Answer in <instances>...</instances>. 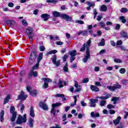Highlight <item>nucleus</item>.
Here are the masks:
<instances>
[{"mask_svg":"<svg viewBox=\"0 0 128 128\" xmlns=\"http://www.w3.org/2000/svg\"><path fill=\"white\" fill-rule=\"evenodd\" d=\"M44 55L43 52H40L37 58L36 64L32 68L30 72L28 74L29 76H34V78H36L38 76V72L34 71L35 70H38L40 66V62L42 60V56Z\"/></svg>","mask_w":128,"mask_h":128,"instance_id":"1","label":"nucleus"},{"mask_svg":"<svg viewBox=\"0 0 128 128\" xmlns=\"http://www.w3.org/2000/svg\"><path fill=\"white\" fill-rule=\"evenodd\" d=\"M52 16L54 18H61L66 20L68 22H72V17L64 14H60V12L56 11L52 12Z\"/></svg>","mask_w":128,"mask_h":128,"instance_id":"2","label":"nucleus"},{"mask_svg":"<svg viewBox=\"0 0 128 128\" xmlns=\"http://www.w3.org/2000/svg\"><path fill=\"white\" fill-rule=\"evenodd\" d=\"M14 110H16V108L14 106H12L10 108V112L12 114V116L10 118L11 122H14L16 118L17 113Z\"/></svg>","mask_w":128,"mask_h":128,"instance_id":"3","label":"nucleus"},{"mask_svg":"<svg viewBox=\"0 0 128 128\" xmlns=\"http://www.w3.org/2000/svg\"><path fill=\"white\" fill-rule=\"evenodd\" d=\"M36 52L34 51H32L31 52L30 55V57L29 58L28 64L30 65L33 64H34V62H36Z\"/></svg>","mask_w":128,"mask_h":128,"instance_id":"4","label":"nucleus"},{"mask_svg":"<svg viewBox=\"0 0 128 128\" xmlns=\"http://www.w3.org/2000/svg\"><path fill=\"white\" fill-rule=\"evenodd\" d=\"M26 122V114H24L22 116V115H19L17 120L16 121V124H22Z\"/></svg>","mask_w":128,"mask_h":128,"instance_id":"5","label":"nucleus"},{"mask_svg":"<svg viewBox=\"0 0 128 128\" xmlns=\"http://www.w3.org/2000/svg\"><path fill=\"white\" fill-rule=\"evenodd\" d=\"M122 88V85L118 84H114L113 85V86H108L107 88L109 90H112V92H114L118 88Z\"/></svg>","mask_w":128,"mask_h":128,"instance_id":"6","label":"nucleus"},{"mask_svg":"<svg viewBox=\"0 0 128 128\" xmlns=\"http://www.w3.org/2000/svg\"><path fill=\"white\" fill-rule=\"evenodd\" d=\"M34 30V29L32 28L28 27L26 30V34L28 36V38L30 40H32V31Z\"/></svg>","mask_w":128,"mask_h":128,"instance_id":"7","label":"nucleus"},{"mask_svg":"<svg viewBox=\"0 0 128 128\" xmlns=\"http://www.w3.org/2000/svg\"><path fill=\"white\" fill-rule=\"evenodd\" d=\"M26 90L32 96H36V94H38V92H36V90H33L32 91V87L30 86H28L26 87Z\"/></svg>","mask_w":128,"mask_h":128,"instance_id":"8","label":"nucleus"},{"mask_svg":"<svg viewBox=\"0 0 128 128\" xmlns=\"http://www.w3.org/2000/svg\"><path fill=\"white\" fill-rule=\"evenodd\" d=\"M60 104H62L60 103H55L52 104V108L51 109V114H52L56 116V110L55 108L58 106H60Z\"/></svg>","mask_w":128,"mask_h":128,"instance_id":"9","label":"nucleus"},{"mask_svg":"<svg viewBox=\"0 0 128 128\" xmlns=\"http://www.w3.org/2000/svg\"><path fill=\"white\" fill-rule=\"evenodd\" d=\"M70 54L71 56L70 58V62H72L74 60H76L75 56H76V50H74L70 52Z\"/></svg>","mask_w":128,"mask_h":128,"instance_id":"10","label":"nucleus"},{"mask_svg":"<svg viewBox=\"0 0 128 128\" xmlns=\"http://www.w3.org/2000/svg\"><path fill=\"white\" fill-rule=\"evenodd\" d=\"M90 58V50H88V48H86V55L84 56V58L82 60L84 62H86L88 58Z\"/></svg>","mask_w":128,"mask_h":128,"instance_id":"11","label":"nucleus"},{"mask_svg":"<svg viewBox=\"0 0 128 128\" xmlns=\"http://www.w3.org/2000/svg\"><path fill=\"white\" fill-rule=\"evenodd\" d=\"M52 62L56 66H60V60L56 61V56L54 55L52 58Z\"/></svg>","mask_w":128,"mask_h":128,"instance_id":"12","label":"nucleus"},{"mask_svg":"<svg viewBox=\"0 0 128 128\" xmlns=\"http://www.w3.org/2000/svg\"><path fill=\"white\" fill-rule=\"evenodd\" d=\"M90 108H96V102H98V99H90Z\"/></svg>","mask_w":128,"mask_h":128,"instance_id":"13","label":"nucleus"},{"mask_svg":"<svg viewBox=\"0 0 128 128\" xmlns=\"http://www.w3.org/2000/svg\"><path fill=\"white\" fill-rule=\"evenodd\" d=\"M28 98V95L25 94L24 92H21L20 94L18 96V100H24Z\"/></svg>","mask_w":128,"mask_h":128,"instance_id":"14","label":"nucleus"},{"mask_svg":"<svg viewBox=\"0 0 128 128\" xmlns=\"http://www.w3.org/2000/svg\"><path fill=\"white\" fill-rule=\"evenodd\" d=\"M39 106L42 110H48V105L44 103V102H40L39 104Z\"/></svg>","mask_w":128,"mask_h":128,"instance_id":"15","label":"nucleus"},{"mask_svg":"<svg viewBox=\"0 0 128 128\" xmlns=\"http://www.w3.org/2000/svg\"><path fill=\"white\" fill-rule=\"evenodd\" d=\"M74 86L76 88V90H74L75 92H80V90H82V86L78 85V82H75Z\"/></svg>","mask_w":128,"mask_h":128,"instance_id":"16","label":"nucleus"},{"mask_svg":"<svg viewBox=\"0 0 128 128\" xmlns=\"http://www.w3.org/2000/svg\"><path fill=\"white\" fill-rule=\"evenodd\" d=\"M58 88H64V86H67L66 82V81H62L60 80H59V82L58 83Z\"/></svg>","mask_w":128,"mask_h":128,"instance_id":"17","label":"nucleus"},{"mask_svg":"<svg viewBox=\"0 0 128 128\" xmlns=\"http://www.w3.org/2000/svg\"><path fill=\"white\" fill-rule=\"evenodd\" d=\"M50 15L48 14H44L41 15V18H43L44 22L48 21V20L50 18Z\"/></svg>","mask_w":128,"mask_h":128,"instance_id":"18","label":"nucleus"},{"mask_svg":"<svg viewBox=\"0 0 128 128\" xmlns=\"http://www.w3.org/2000/svg\"><path fill=\"white\" fill-rule=\"evenodd\" d=\"M6 24L9 26H14V24H16V22L13 20H8L6 21Z\"/></svg>","mask_w":128,"mask_h":128,"instance_id":"19","label":"nucleus"},{"mask_svg":"<svg viewBox=\"0 0 128 128\" xmlns=\"http://www.w3.org/2000/svg\"><path fill=\"white\" fill-rule=\"evenodd\" d=\"M54 96L56 98H62V100L64 101L66 100V98H65L64 94H56V95H54Z\"/></svg>","mask_w":128,"mask_h":128,"instance_id":"20","label":"nucleus"},{"mask_svg":"<svg viewBox=\"0 0 128 128\" xmlns=\"http://www.w3.org/2000/svg\"><path fill=\"white\" fill-rule=\"evenodd\" d=\"M90 88L93 92H100V88H98L96 86L91 85L90 86Z\"/></svg>","mask_w":128,"mask_h":128,"instance_id":"21","label":"nucleus"},{"mask_svg":"<svg viewBox=\"0 0 128 128\" xmlns=\"http://www.w3.org/2000/svg\"><path fill=\"white\" fill-rule=\"evenodd\" d=\"M30 116L32 118H34L36 114H34V107L31 106L30 108Z\"/></svg>","mask_w":128,"mask_h":128,"instance_id":"22","label":"nucleus"},{"mask_svg":"<svg viewBox=\"0 0 128 128\" xmlns=\"http://www.w3.org/2000/svg\"><path fill=\"white\" fill-rule=\"evenodd\" d=\"M120 36L122 38H128V32L124 31H122L120 32Z\"/></svg>","mask_w":128,"mask_h":128,"instance_id":"23","label":"nucleus"},{"mask_svg":"<svg viewBox=\"0 0 128 128\" xmlns=\"http://www.w3.org/2000/svg\"><path fill=\"white\" fill-rule=\"evenodd\" d=\"M34 119L32 118H30L28 120V126H30V128H34Z\"/></svg>","mask_w":128,"mask_h":128,"instance_id":"24","label":"nucleus"},{"mask_svg":"<svg viewBox=\"0 0 128 128\" xmlns=\"http://www.w3.org/2000/svg\"><path fill=\"white\" fill-rule=\"evenodd\" d=\"M120 120H122V118L119 116L116 120L113 121V122L115 126H116V124H120Z\"/></svg>","mask_w":128,"mask_h":128,"instance_id":"25","label":"nucleus"},{"mask_svg":"<svg viewBox=\"0 0 128 128\" xmlns=\"http://www.w3.org/2000/svg\"><path fill=\"white\" fill-rule=\"evenodd\" d=\"M4 110H2L0 114V120L2 122H4Z\"/></svg>","mask_w":128,"mask_h":128,"instance_id":"26","label":"nucleus"},{"mask_svg":"<svg viewBox=\"0 0 128 128\" xmlns=\"http://www.w3.org/2000/svg\"><path fill=\"white\" fill-rule=\"evenodd\" d=\"M106 40L102 38L101 40V42L98 43V46H104L106 45V43H105Z\"/></svg>","mask_w":128,"mask_h":128,"instance_id":"27","label":"nucleus"},{"mask_svg":"<svg viewBox=\"0 0 128 128\" xmlns=\"http://www.w3.org/2000/svg\"><path fill=\"white\" fill-rule=\"evenodd\" d=\"M56 52H58V50H50L46 54V56H48L50 54H56Z\"/></svg>","mask_w":128,"mask_h":128,"instance_id":"28","label":"nucleus"},{"mask_svg":"<svg viewBox=\"0 0 128 128\" xmlns=\"http://www.w3.org/2000/svg\"><path fill=\"white\" fill-rule=\"evenodd\" d=\"M90 116L92 118H98V116H100V114H96L94 112H92L90 113Z\"/></svg>","mask_w":128,"mask_h":128,"instance_id":"29","label":"nucleus"},{"mask_svg":"<svg viewBox=\"0 0 128 128\" xmlns=\"http://www.w3.org/2000/svg\"><path fill=\"white\" fill-rule=\"evenodd\" d=\"M10 95H8L6 97L4 98V104H6L10 100Z\"/></svg>","mask_w":128,"mask_h":128,"instance_id":"30","label":"nucleus"},{"mask_svg":"<svg viewBox=\"0 0 128 128\" xmlns=\"http://www.w3.org/2000/svg\"><path fill=\"white\" fill-rule=\"evenodd\" d=\"M42 80H44V82H52V79L46 78H42Z\"/></svg>","mask_w":128,"mask_h":128,"instance_id":"31","label":"nucleus"},{"mask_svg":"<svg viewBox=\"0 0 128 128\" xmlns=\"http://www.w3.org/2000/svg\"><path fill=\"white\" fill-rule=\"evenodd\" d=\"M118 100H120V98L118 97H114L112 99V101L114 102V104H116V103L118 102Z\"/></svg>","mask_w":128,"mask_h":128,"instance_id":"32","label":"nucleus"},{"mask_svg":"<svg viewBox=\"0 0 128 128\" xmlns=\"http://www.w3.org/2000/svg\"><path fill=\"white\" fill-rule=\"evenodd\" d=\"M86 4L88 6H90V8H94V6H96V4H94V3L93 2H90L88 1H87Z\"/></svg>","mask_w":128,"mask_h":128,"instance_id":"33","label":"nucleus"},{"mask_svg":"<svg viewBox=\"0 0 128 128\" xmlns=\"http://www.w3.org/2000/svg\"><path fill=\"white\" fill-rule=\"evenodd\" d=\"M106 104V101L104 100H102L100 102V106H104Z\"/></svg>","mask_w":128,"mask_h":128,"instance_id":"34","label":"nucleus"},{"mask_svg":"<svg viewBox=\"0 0 128 128\" xmlns=\"http://www.w3.org/2000/svg\"><path fill=\"white\" fill-rule=\"evenodd\" d=\"M106 10L107 8L106 5H102L100 6V10H101V12H106Z\"/></svg>","mask_w":128,"mask_h":128,"instance_id":"35","label":"nucleus"},{"mask_svg":"<svg viewBox=\"0 0 128 128\" xmlns=\"http://www.w3.org/2000/svg\"><path fill=\"white\" fill-rule=\"evenodd\" d=\"M74 104H71L70 106H76V102L78 101L76 96H74Z\"/></svg>","mask_w":128,"mask_h":128,"instance_id":"36","label":"nucleus"},{"mask_svg":"<svg viewBox=\"0 0 128 128\" xmlns=\"http://www.w3.org/2000/svg\"><path fill=\"white\" fill-rule=\"evenodd\" d=\"M18 106H20V112L22 114L24 112V106L22 104H19Z\"/></svg>","mask_w":128,"mask_h":128,"instance_id":"37","label":"nucleus"},{"mask_svg":"<svg viewBox=\"0 0 128 128\" xmlns=\"http://www.w3.org/2000/svg\"><path fill=\"white\" fill-rule=\"evenodd\" d=\"M46 2L48 4H56L58 0H46Z\"/></svg>","mask_w":128,"mask_h":128,"instance_id":"38","label":"nucleus"},{"mask_svg":"<svg viewBox=\"0 0 128 128\" xmlns=\"http://www.w3.org/2000/svg\"><path fill=\"white\" fill-rule=\"evenodd\" d=\"M86 44L84 43L80 48V52H84L86 50Z\"/></svg>","mask_w":128,"mask_h":128,"instance_id":"39","label":"nucleus"},{"mask_svg":"<svg viewBox=\"0 0 128 128\" xmlns=\"http://www.w3.org/2000/svg\"><path fill=\"white\" fill-rule=\"evenodd\" d=\"M110 96H108V94H107L106 96H100V100H108Z\"/></svg>","mask_w":128,"mask_h":128,"instance_id":"40","label":"nucleus"},{"mask_svg":"<svg viewBox=\"0 0 128 128\" xmlns=\"http://www.w3.org/2000/svg\"><path fill=\"white\" fill-rule=\"evenodd\" d=\"M99 26L100 28H106V23H104V22H100L99 23Z\"/></svg>","mask_w":128,"mask_h":128,"instance_id":"41","label":"nucleus"},{"mask_svg":"<svg viewBox=\"0 0 128 128\" xmlns=\"http://www.w3.org/2000/svg\"><path fill=\"white\" fill-rule=\"evenodd\" d=\"M126 72V68H121L120 70H119V72H120V74H125Z\"/></svg>","mask_w":128,"mask_h":128,"instance_id":"42","label":"nucleus"},{"mask_svg":"<svg viewBox=\"0 0 128 128\" xmlns=\"http://www.w3.org/2000/svg\"><path fill=\"white\" fill-rule=\"evenodd\" d=\"M120 20H121L122 22V24H126V18H124V16H120Z\"/></svg>","mask_w":128,"mask_h":128,"instance_id":"43","label":"nucleus"},{"mask_svg":"<svg viewBox=\"0 0 128 128\" xmlns=\"http://www.w3.org/2000/svg\"><path fill=\"white\" fill-rule=\"evenodd\" d=\"M128 8H123L121 9L120 10V12H123V14H124L126 12H128Z\"/></svg>","mask_w":128,"mask_h":128,"instance_id":"44","label":"nucleus"},{"mask_svg":"<svg viewBox=\"0 0 128 128\" xmlns=\"http://www.w3.org/2000/svg\"><path fill=\"white\" fill-rule=\"evenodd\" d=\"M106 108H109V110H112V108H114V106L109 104L107 106Z\"/></svg>","mask_w":128,"mask_h":128,"instance_id":"45","label":"nucleus"},{"mask_svg":"<svg viewBox=\"0 0 128 128\" xmlns=\"http://www.w3.org/2000/svg\"><path fill=\"white\" fill-rule=\"evenodd\" d=\"M67 64H66V66H64L63 70L64 72H68V68Z\"/></svg>","mask_w":128,"mask_h":128,"instance_id":"46","label":"nucleus"},{"mask_svg":"<svg viewBox=\"0 0 128 128\" xmlns=\"http://www.w3.org/2000/svg\"><path fill=\"white\" fill-rule=\"evenodd\" d=\"M39 49L40 52H44L46 50V48L44 46H40Z\"/></svg>","mask_w":128,"mask_h":128,"instance_id":"47","label":"nucleus"},{"mask_svg":"<svg viewBox=\"0 0 128 128\" xmlns=\"http://www.w3.org/2000/svg\"><path fill=\"white\" fill-rule=\"evenodd\" d=\"M22 22L23 26H28V22H26V20H22Z\"/></svg>","mask_w":128,"mask_h":128,"instance_id":"48","label":"nucleus"},{"mask_svg":"<svg viewBox=\"0 0 128 128\" xmlns=\"http://www.w3.org/2000/svg\"><path fill=\"white\" fill-rule=\"evenodd\" d=\"M88 80H90L88 78H85L84 80H83L82 82H83V84H86V83L88 82Z\"/></svg>","mask_w":128,"mask_h":128,"instance_id":"49","label":"nucleus"},{"mask_svg":"<svg viewBox=\"0 0 128 128\" xmlns=\"http://www.w3.org/2000/svg\"><path fill=\"white\" fill-rule=\"evenodd\" d=\"M62 122H66V114H64L62 116Z\"/></svg>","mask_w":128,"mask_h":128,"instance_id":"50","label":"nucleus"},{"mask_svg":"<svg viewBox=\"0 0 128 128\" xmlns=\"http://www.w3.org/2000/svg\"><path fill=\"white\" fill-rule=\"evenodd\" d=\"M94 84L96 86H102V85L100 84V82H95Z\"/></svg>","mask_w":128,"mask_h":128,"instance_id":"51","label":"nucleus"},{"mask_svg":"<svg viewBox=\"0 0 128 128\" xmlns=\"http://www.w3.org/2000/svg\"><path fill=\"white\" fill-rule=\"evenodd\" d=\"M80 104L82 106H86V103L84 102V101H81Z\"/></svg>","mask_w":128,"mask_h":128,"instance_id":"52","label":"nucleus"},{"mask_svg":"<svg viewBox=\"0 0 128 128\" xmlns=\"http://www.w3.org/2000/svg\"><path fill=\"white\" fill-rule=\"evenodd\" d=\"M114 62H118V63H120L122 62V60H120V59H118V58H114Z\"/></svg>","mask_w":128,"mask_h":128,"instance_id":"53","label":"nucleus"},{"mask_svg":"<svg viewBox=\"0 0 128 128\" xmlns=\"http://www.w3.org/2000/svg\"><path fill=\"white\" fill-rule=\"evenodd\" d=\"M94 18H96V14H98V12H96V9L94 10Z\"/></svg>","mask_w":128,"mask_h":128,"instance_id":"54","label":"nucleus"},{"mask_svg":"<svg viewBox=\"0 0 128 128\" xmlns=\"http://www.w3.org/2000/svg\"><path fill=\"white\" fill-rule=\"evenodd\" d=\"M44 88H48V84L46 82H44V85L43 86Z\"/></svg>","mask_w":128,"mask_h":128,"instance_id":"55","label":"nucleus"},{"mask_svg":"<svg viewBox=\"0 0 128 128\" xmlns=\"http://www.w3.org/2000/svg\"><path fill=\"white\" fill-rule=\"evenodd\" d=\"M56 44H57V46H62V44H64V42L60 41H58L56 42Z\"/></svg>","mask_w":128,"mask_h":128,"instance_id":"56","label":"nucleus"},{"mask_svg":"<svg viewBox=\"0 0 128 128\" xmlns=\"http://www.w3.org/2000/svg\"><path fill=\"white\" fill-rule=\"evenodd\" d=\"M76 22H77V24H84V21L80 20H76Z\"/></svg>","mask_w":128,"mask_h":128,"instance_id":"57","label":"nucleus"},{"mask_svg":"<svg viewBox=\"0 0 128 128\" xmlns=\"http://www.w3.org/2000/svg\"><path fill=\"white\" fill-rule=\"evenodd\" d=\"M109 112L110 114H116V111L114 110H109Z\"/></svg>","mask_w":128,"mask_h":128,"instance_id":"58","label":"nucleus"},{"mask_svg":"<svg viewBox=\"0 0 128 128\" xmlns=\"http://www.w3.org/2000/svg\"><path fill=\"white\" fill-rule=\"evenodd\" d=\"M116 44L117 46H122V40L118 41Z\"/></svg>","mask_w":128,"mask_h":128,"instance_id":"59","label":"nucleus"},{"mask_svg":"<svg viewBox=\"0 0 128 128\" xmlns=\"http://www.w3.org/2000/svg\"><path fill=\"white\" fill-rule=\"evenodd\" d=\"M68 56L66 54H64L63 57V61L66 62V60L68 59Z\"/></svg>","mask_w":128,"mask_h":128,"instance_id":"60","label":"nucleus"},{"mask_svg":"<svg viewBox=\"0 0 128 128\" xmlns=\"http://www.w3.org/2000/svg\"><path fill=\"white\" fill-rule=\"evenodd\" d=\"M94 72H100V67L98 66L94 67Z\"/></svg>","mask_w":128,"mask_h":128,"instance_id":"61","label":"nucleus"},{"mask_svg":"<svg viewBox=\"0 0 128 128\" xmlns=\"http://www.w3.org/2000/svg\"><path fill=\"white\" fill-rule=\"evenodd\" d=\"M82 34L84 36H88V31H82Z\"/></svg>","mask_w":128,"mask_h":128,"instance_id":"62","label":"nucleus"},{"mask_svg":"<svg viewBox=\"0 0 128 128\" xmlns=\"http://www.w3.org/2000/svg\"><path fill=\"white\" fill-rule=\"evenodd\" d=\"M14 4L12 2H10L8 4V6H10V8H14Z\"/></svg>","mask_w":128,"mask_h":128,"instance_id":"63","label":"nucleus"},{"mask_svg":"<svg viewBox=\"0 0 128 128\" xmlns=\"http://www.w3.org/2000/svg\"><path fill=\"white\" fill-rule=\"evenodd\" d=\"M120 25L119 24H116L115 30H120Z\"/></svg>","mask_w":128,"mask_h":128,"instance_id":"64","label":"nucleus"}]
</instances>
